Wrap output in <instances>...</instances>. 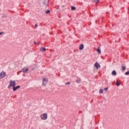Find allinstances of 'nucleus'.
Returning a JSON list of instances; mask_svg holds the SVG:
<instances>
[{"mask_svg":"<svg viewBox=\"0 0 129 129\" xmlns=\"http://www.w3.org/2000/svg\"><path fill=\"white\" fill-rule=\"evenodd\" d=\"M15 86H16V81L11 80L8 86L9 89H11V87H14Z\"/></svg>","mask_w":129,"mask_h":129,"instance_id":"1","label":"nucleus"},{"mask_svg":"<svg viewBox=\"0 0 129 129\" xmlns=\"http://www.w3.org/2000/svg\"><path fill=\"white\" fill-rule=\"evenodd\" d=\"M40 118L42 120H46L48 118V114L44 113L40 115Z\"/></svg>","mask_w":129,"mask_h":129,"instance_id":"2","label":"nucleus"},{"mask_svg":"<svg viewBox=\"0 0 129 129\" xmlns=\"http://www.w3.org/2000/svg\"><path fill=\"white\" fill-rule=\"evenodd\" d=\"M47 83H48V79L43 78V79H42V86H45L46 85H47Z\"/></svg>","mask_w":129,"mask_h":129,"instance_id":"3","label":"nucleus"},{"mask_svg":"<svg viewBox=\"0 0 129 129\" xmlns=\"http://www.w3.org/2000/svg\"><path fill=\"white\" fill-rule=\"evenodd\" d=\"M5 76H6V72H2L1 73H0V79H3V78H4Z\"/></svg>","mask_w":129,"mask_h":129,"instance_id":"4","label":"nucleus"},{"mask_svg":"<svg viewBox=\"0 0 129 129\" xmlns=\"http://www.w3.org/2000/svg\"><path fill=\"white\" fill-rule=\"evenodd\" d=\"M94 67L96 69H98L99 68H100V65L98 62H97V61H96L94 64Z\"/></svg>","mask_w":129,"mask_h":129,"instance_id":"5","label":"nucleus"},{"mask_svg":"<svg viewBox=\"0 0 129 129\" xmlns=\"http://www.w3.org/2000/svg\"><path fill=\"white\" fill-rule=\"evenodd\" d=\"M43 4L44 5V7H45V8H47V7H48V2H47L46 1H43Z\"/></svg>","mask_w":129,"mask_h":129,"instance_id":"6","label":"nucleus"},{"mask_svg":"<svg viewBox=\"0 0 129 129\" xmlns=\"http://www.w3.org/2000/svg\"><path fill=\"white\" fill-rule=\"evenodd\" d=\"M28 71H29V69L26 68L23 69L22 72H23V73H26L28 72Z\"/></svg>","mask_w":129,"mask_h":129,"instance_id":"7","label":"nucleus"},{"mask_svg":"<svg viewBox=\"0 0 129 129\" xmlns=\"http://www.w3.org/2000/svg\"><path fill=\"white\" fill-rule=\"evenodd\" d=\"M20 86H17L16 87H13V89L14 91H16V90L19 89V88H20Z\"/></svg>","mask_w":129,"mask_h":129,"instance_id":"8","label":"nucleus"},{"mask_svg":"<svg viewBox=\"0 0 129 129\" xmlns=\"http://www.w3.org/2000/svg\"><path fill=\"white\" fill-rule=\"evenodd\" d=\"M97 52H98V54H101V50H100V47H98L97 49Z\"/></svg>","mask_w":129,"mask_h":129,"instance_id":"9","label":"nucleus"},{"mask_svg":"<svg viewBox=\"0 0 129 129\" xmlns=\"http://www.w3.org/2000/svg\"><path fill=\"white\" fill-rule=\"evenodd\" d=\"M111 75H112V76H116V71H113L111 73Z\"/></svg>","mask_w":129,"mask_h":129,"instance_id":"10","label":"nucleus"},{"mask_svg":"<svg viewBox=\"0 0 129 129\" xmlns=\"http://www.w3.org/2000/svg\"><path fill=\"white\" fill-rule=\"evenodd\" d=\"M84 48V45L83 44H81L79 46L80 50H83Z\"/></svg>","mask_w":129,"mask_h":129,"instance_id":"11","label":"nucleus"},{"mask_svg":"<svg viewBox=\"0 0 129 129\" xmlns=\"http://www.w3.org/2000/svg\"><path fill=\"white\" fill-rule=\"evenodd\" d=\"M121 68H122V70L124 71V70H125V69H126V67H125V66L123 64V65L121 66Z\"/></svg>","mask_w":129,"mask_h":129,"instance_id":"12","label":"nucleus"},{"mask_svg":"<svg viewBox=\"0 0 129 129\" xmlns=\"http://www.w3.org/2000/svg\"><path fill=\"white\" fill-rule=\"evenodd\" d=\"M76 82L77 83H80V82H81V79L80 78H78V79L76 81Z\"/></svg>","mask_w":129,"mask_h":129,"instance_id":"13","label":"nucleus"},{"mask_svg":"<svg viewBox=\"0 0 129 129\" xmlns=\"http://www.w3.org/2000/svg\"><path fill=\"white\" fill-rule=\"evenodd\" d=\"M116 86H119L120 85V82L116 81Z\"/></svg>","mask_w":129,"mask_h":129,"instance_id":"14","label":"nucleus"},{"mask_svg":"<svg viewBox=\"0 0 129 129\" xmlns=\"http://www.w3.org/2000/svg\"><path fill=\"white\" fill-rule=\"evenodd\" d=\"M40 50L42 51H46V48L45 47H42L40 49Z\"/></svg>","mask_w":129,"mask_h":129,"instance_id":"15","label":"nucleus"},{"mask_svg":"<svg viewBox=\"0 0 129 129\" xmlns=\"http://www.w3.org/2000/svg\"><path fill=\"white\" fill-rule=\"evenodd\" d=\"M71 10H72V11H75V10H76V8H75V7H74L73 6H72Z\"/></svg>","mask_w":129,"mask_h":129,"instance_id":"16","label":"nucleus"},{"mask_svg":"<svg viewBox=\"0 0 129 129\" xmlns=\"http://www.w3.org/2000/svg\"><path fill=\"white\" fill-rule=\"evenodd\" d=\"M94 2L95 3V4H98L99 3V0H94Z\"/></svg>","mask_w":129,"mask_h":129,"instance_id":"17","label":"nucleus"},{"mask_svg":"<svg viewBox=\"0 0 129 129\" xmlns=\"http://www.w3.org/2000/svg\"><path fill=\"white\" fill-rule=\"evenodd\" d=\"M45 12L46 14H50V10H46Z\"/></svg>","mask_w":129,"mask_h":129,"instance_id":"18","label":"nucleus"},{"mask_svg":"<svg viewBox=\"0 0 129 129\" xmlns=\"http://www.w3.org/2000/svg\"><path fill=\"white\" fill-rule=\"evenodd\" d=\"M99 93H103V90L100 89L99 91Z\"/></svg>","mask_w":129,"mask_h":129,"instance_id":"19","label":"nucleus"},{"mask_svg":"<svg viewBox=\"0 0 129 129\" xmlns=\"http://www.w3.org/2000/svg\"><path fill=\"white\" fill-rule=\"evenodd\" d=\"M125 75H129V71H128L127 72H126L125 73Z\"/></svg>","mask_w":129,"mask_h":129,"instance_id":"20","label":"nucleus"},{"mask_svg":"<svg viewBox=\"0 0 129 129\" xmlns=\"http://www.w3.org/2000/svg\"><path fill=\"white\" fill-rule=\"evenodd\" d=\"M108 89V88H105L104 89V91H107Z\"/></svg>","mask_w":129,"mask_h":129,"instance_id":"21","label":"nucleus"},{"mask_svg":"<svg viewBox=\"0 0 129 129\" xmlns=\"http://www.w3.org/2000/svg\"><path fill=\"white\" fill-rule=\"evenodd\" d=\"M70 84V83H66V85H69Z\"/></svg>","mask_w":129,"mask_h":129,"instance_id":"22","label":"nucleus"},{"mask_svg":"<svg viewBox=\"0 0 129 129\" xmlns=\"http://www.w3.org/2000/svg\"><path fill=\"white\" fill-rule=\"evenodd\" d=\"M35 28H37V27H38V25L35 24Z\"/></svg>","mask_w":129,"mask_h":129,"instance_id":"23","label":"nucleus"},{"mask_svg":"<svg viewBox=\"0 0 129 129\" xmlns=\"http://www.w3.org/2000/svg\"><path fill=\"white\" fill-rule=\"evenodd\" d=\"M0 35H3V33L0 32Z\"/></svg>","mask_w":129,"mask_h":129,"instance_id":"24","label":"nucleus"}]
</instances>
